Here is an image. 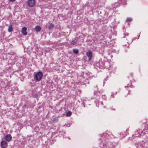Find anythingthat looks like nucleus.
Here are the masks:
<instances>
[{"mask_svg":"<svg viewBox=\"0 0 148 148\" xmlns=\"http://www.w3.org/2000/svg\"><path fill=\"white\" fill-rule=\"evenodd\" d=\"M141 131L140 130H137L136 131L134 134L133 135V136H135L136 137H139L141 135H142V134L140 133V132Z\"/></svg>","mask_w":148,"mask_h":148,"instance_id":"0eeeda50","label":"nucleus"},{"mask_svg":"<svg viewBox=\"0 0 148 148\" xmlns=\"http://www.w3.org/2000/svg\"><path fill=\"white\" fill-rule=\"evenodd\" d=\"M42 76V73L40 71H38L36 73L34 76V79H35L36 81H39L41 79Z\"/></svg>","mask_w":148,"mask_h":148,"instance_id":"f257e3e1","label":"nucleus"},{"mask_svg":"<svg viewBox=\"0 0 148 148\" xmlns=\"http://www.w3.org/2000/svg\"><path fill=\"white\" fill-rule=\"evenodd\" d=\"M41 27L39 26H37L35 28V31L37 32H39L41 30Z\"/></svg>","mask_w":148,"mask_h":148,"instance_id":"9d476101","label":"nucleus"},{"mask_svg":"<svg viewBox=\"0 0 148 148\" xmlns=\"http://www.w3.org/2000/svg\"><path fill=\"white\" fill-rule=\"evenodd\" d=\"M96 86L97 87V85Z\"/></svg>","mask_w":148,"mask_h":148,"instance_id":"b1692460","label":"nucleus"},{"mask_svg":"<svg viewBox=\"0 0 148 148\" xmlns=\"http://www.w3.org/2000/svg\"><path fill=\"white\" fill-rule=\"evenodd\" d=\"M27 28L25 27H23L21 29L22 33L24 35H26L27 34Z\"/></svg>","mask_w":148,"mask_h":148,"instance_id":"423d86ee","label":"nucleus"},{"mask_svg":"<svg viewBox=\"0 0 148 148\" xmlns=\"http://www.w3.org/2000/svg\"><path fill=\"white\" fill-rule=\"evenodd\" d=\"M96 106L97 107H99V104L98 103H96Z\"/></svg>","mask_w":148,"mask_h":148,"instance_id":"4be33fe9","label":"nucleus"},{"mask_svg":"<svg viewBox=\"0 0 148 148\" xmlns=\"http://www.w3.org/2000/svg\"><path fill=\"white\" fill-rule=\"evenodd\" d=\"M73 52L76 54H77L78 53V50L77 49H73Z\"/></svg>","mask_w":148,"mask_h":148,"instance_id":"dca6fc26","label":"nucleus"},{"mask_svg":"<svg viewBox=\"0 0 148 148\" xmlns=\"http://www.w3.org/2000/svg\"><path fill=\"white\" fill-rule=\"evenodd\" d=\"M135 145L136 148H143L141 142H138L135 143Z\"/></svg>","mask_w":148,"mask_h":148,"instance_id":"1a4fd4ad","label":"nucleus"},{"mask_svg":"<svg viewBox=\"0 0 148 148\" xmlns=\"http://www.w3.org/2000/svg\"><path fill=\"white\" fill-rule=\"evenodd\" d=\"M10 1H14V0H10Z\"/></svg>","mask_w":148,"mask_h":148,"instance_id":"5701e85b","label":"nucleus"},{"mask_svg":"<svg viewBox=\"0 0 148 148\" xmlns=\"http://www.w3.org/2000/svg\"><path fill=\"white\" fill-rule=\"evenodd\" d=\"M117 3H115L113 5V6L114 8H116L117 7Z\"/></svg>","mask_w":148,"mask_h":148,"instance_id":"f3484780","label":"nucleus"},{"mask_svg":"<svg viewBox=\"0 0 148 148\" xmlns=\"http://www.w3.org/2000/svg\"><path fill=\"white\" fill-rule=\"evenodd\" d=\"M142 136H145L148 138V129H144L141 132Z\"/></svg>","mask_w":148,"mask_h":148,"instance_id":"20e7f679","label":"nucleus"},{"mask_svg":"<svg viewBox=\"0 0 148 148\" xmlns=\"http://www.w3.org/2000/svg\"><path fill=\"white\" fill-rule=\"evenodd\" d=\"M27 3L29 6L32 7L35 5V0H29L28 1Z\"/></svg>","mask_w":148,"mask_h":148,"instance_id":"7ed1b4c3","label":"nucleus"},{"mask_svg":"<svg viewBox=\"0 0 148 148\" xmlns=\"http://www.w3.org/2000/svg\"><path fill=\"white\" fill-rule=\"evenodd\" d=\"M97 92L96 91H94V94L95 95H97Z\"/></svg>","mask_w":148,"mask_h":148,"instance_id":"aec40b11","label":"nucleus"},{"mask_svg":"<svg viewBox=\"0 0 148 148\" xmlns=\"http://www.w3.org/2000/svg\"><path fill=\"white\" fill-rule=\"evenodd\" d=\"M74 40L77 41V42L78 41H79V38H74Z\"/></svg>","mask_w":148,"mask_h":148,"instance_id":"6ab92c4d","label":"nucleus"},{"mask_svg":"<svg viewBox=\"0 0 148 148\" xmlns=\"http://www.w3.org/2000/svg\"><path fill=\"white\" fill-rule=\"evenodd\" d=\"M8 143L5 140L2 141L1 143V145L2 148H6L7 146Z\"/></svg>","mask_w":148,"mask_h":148,"instance_id":"39448f33","label":"nucleus"},{"mask_svg":"<svg viewBox=\"0 0 148 148\" xmlns=\"http://www.w3.org/2000/svg\"><path fill=\"white\" fill-rule=\"evenodd\" d=\"M12 139V136L11 135L9 134L7 135L5 137V140L8 141H10Z\"/></svg>","mask_w":148,"mask_h":148,"instance_id":"6e6552de","label":"nucleus"},{"mask_svg":"<svg viewBox=\"0 0 148 148\" xmlns=\"http://www.w3.org/2000/svg\"><path fill=\"white\" fill-rule=\"evenodd\" d=\"M132 19L131 18H127L126 20V21L127 22H130L132 21Z\"/></svg>","mask_w":148,"mask_h":148,"instance_id":"a211bd4d","label":"nucleus"},{"mask_svg":"<svg viewBox=\"0 0 148 148\" xmlns=\"http://www.w3.org/2000/svg\"><path fill=\"white\" fill-rule=\"evenodd\" d=\"M120 138H122L123 137V134H122V135H121V133H120Z\"/></svg>","mask_w":148,"mask_h":148,"instance_id":"412c9836","label":"nucleus"},{"mask_svg":"<svg viewBox=\"0 0 148 148\" xmlns=\"http://www.w3.org/2000/svg\"><path fill=\"white\" fill-rule=\"evenodd\" d=\"M77 43V41L75 40H73L70 43V44L71 45H75Z\"/></svg>","mask_w":148,"mask_h":148,"instance_id":"4468645a","label":"nucleus"},{"mask_svg":"<svg viewBox=\"0 0 148 148\" xmlns=\"http://www.w3.org/2000/svg\"><path fill=\"white\" fill-rule=\"evenodd\" d=\"M25 106H26V105H25Z\"/></svg>","mask_w":148,"mask_h":148,"instance_id":"393cba45","label":"nucleus"},{"mask_svg":"<svg viewBox=\"0 0 148 148\" xmlns=\"http://www.w3.org/2000/svg\"><path fill=\"white\" fill-rule=\"evenodd\" d=\"M54 25L53 24H50L49 26V29L50 30H51L53 29L54 27Z\"/></svg>","mask_w":148,"mask_h":148,"instance_id":"ddd939ff","label":"nucleus"},{"mask_svg":"<svg viewBox=\"0 0 148 148\" xmlns=\"http://www.w3.org/2000/svg\"><path fill=\"white\" fill-rule=\"evenodd\" d=\"M13 28L12 27V25H10L9 26L8 29V31L9 32H11L13 30Z\"/></svg>","mask_w":148,"mask_h":148,"instance_id":"9b49d317","label":"nucleus"},{"mask_svg":"<svg viewBox=\"0 0 148 148\" xmlns=\"http://www.w3.org/2000/svg\"><path fill=\"white\" fill-rule=\"evenodd\" d=\"M86 56L88 58V60L89 61L91 60L92 57V52L90 50H88L86 52Z\"/></svg>","mask_w":148,"mask_h":148,"instance_id":"f03ea898","label":"nucleus"},{"mask_svg":"<svg viewBox=\"0 0 148 148\" xmlns=\"http://www.w3.org/2000/svg\"><path fill=\"white\" fill-rule=\"evenodd\" d=\"M141 143L142 145V147L143 148L145 147H148L146 145V144H147V143L144 142V141H142Z\"/></svg>","mask_w":148,"mask_h":148,"instance_id":"f8f14e48","label":"nucleus"},{"mask_svg":"<svg viewBox=\"0 0 148 148\" xmlns=\"http://www.w3.org/2000/svg\"><path fill=\"white\" fill-rule=\"evenodd\" d=\"M72 114L71 112L70 111H68L66 113V115L68 116H70Z\"/></svg>","mask_w":148,"mask_h":148,"instance_id":"2eb2a0df","label":"nucleus"}]
</instances>
